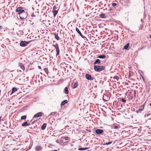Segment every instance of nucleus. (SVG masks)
Listing matches in <instances>:
<instances>
[{"label": "nucleus", "instance_id": "36", "mask_svg": "<svg viewBox=\"0 0 151 151\" xmlns=\"http://www.w3.org/2000/svg\"><path fill=\"white\" fill-rule=\"evenodd\" d=\"M117 4L116 3H112V6H116V5H117Z\"/></svg>", "mask_w": 151, "mask_h": 151}, {"label": "nucleus", "instance_id": "28", "mask_svg": "<svg viewBox=\"0 0 151 151\" xmlns=\"http://www.w3.org/2000/svg\"><path fill=\"white\" fill-rule=\"evenodd\" d=\"M62 139H65V140H68L70 139V138L68 137H63Z\"/></svg>", "mask_w": 151, "mask_h": 151}, {"label": "nucleus", "instance_id": "9", "mask_svg": "<svg viewBox=\"0 0 151 151\" xmlns=\"http://www.w3.org/2000/svg\"><path fill=\"white\" fill-rule=\"evenodd\" d=\"M42 112H39L35 114L33 116V118L34 117L36 118L41 116H42Z\"/></svg>", "mask_w": 151, "mask_h": 151}, {"label": "nucleus", "instance_id": "10", "mask_svg": "<svg viewBox=\"0 0 151 151\" xmlns=\"http://www.w3.org/2000/svg\"><path fill=\"white\" fill-rule=\"evenodd\" d=\"M104 131L102 129H98L95 130V132L98 134H100L102 133Z\"/></svg>", "mask_w": 151, "mask_h": 151}, {"label": "nucleus", "instance_id": "34", "mask_svg": "<svg viewBox=\"0 0 151 151\" xmlns=\"http://www.w3.org/2000/svg\"><path fill=\"white\" fill-rule=\"evenodd\" d=\"M113 128L115 129H117L119 128V126L116 125H114L113 126Z\"/></svg>", "mask_w": 151, "mask_h": 151}, {"label": "nucleus", "instance_id": "49", "mask_svg": "<svg viewBox=\"0 0 151 151\" xmlns=\"http://www.w3.org/2000/svg\"><path fill=\"white\" fill-rule=\"evenodd\" d=\"M150 105L151 106V103L150 104Z\"/></svg>", "mask_w": 151, "mask_h": 151}, {"label": "nucleus", "instance_id": "33", "mask_svg": "<svg viewBox=\"0 0 151 151\" xmlns=\"http://www.w3.org/2000/svg\"><path fill=\"white\" fill-rule=\"evenodd\" d=\"M44 70L45 72L47 74L48 73V70L47 68H44Z\"/></svg>", "mask_w": 151, "mask_h": 151}, {"label": "nucleus", "instance_id": "45", "mask_svg": "<svg viewBox=\"0 0 151 151\" xmlns=\"http://www.w3.org/2000/svg\"><path fill=\"white\" fill-rule=\"evenodd\" d=\"M122 104H121L120 107H119V109H121V107H122Z\"/></svg>", "mask_w": 151, "mask_h": 151}, {"label": "nucleus", "instance_id": "8", "mask_svg": "<svg viewBox=\"0 0 151 151\" xmlns=\"http://www.w3.org/2000/svg\"><path fill=\"white\" fill-rule=\"evenodd\" d=\"M76 30L77 32L80 35L82 38L83 39L86 38V37L85 36L82 35L81 31L78 28L76 27Z\"/></svg>", "mask_w": 151, "mask_h": 151}, {"label": "nucleus", "instance_id": "26", "mask_svg": "<svg viewBox=\"0 0 151 151\" xmlns=\"http://www.w3.org/2000/svg\"><path fill=\"white\" fill-rule=\"evenodd\" d=\"M53 14L54 16L55 17L58 12V11L53 10L52 11Z\"/></svg>", "mask_w": 151, "mask_h": 151}, {"label": "nucleus", "instance_id": "37", "mask_svg": "<svg viewBox=\"0 0 151 151\" xmlns=\"http://www.w3.org/2000/svg\"><path fill=\"white\" fill-rule=\"evenodd\" d=\"M104 96H103V100L104 101H107V100H106V99L105 98H104Z\"/></svg>", "mask_w": 151, "mask_h": 151}, {"label": "nucleus", "instance_id": "47", "mask_svg": "<svg viewBox=\"0 0 151 151\" xmlns=\"http://www.w3.org/2000/svg\"><path fill=\"white\" fill-rule=\"evenodd\" d=\"M118 104H119V105L121 104L119 102L118 103H117Z\"/></svg>", "mask_w": 151, "mask_h": 151}, {"label": "nucleus", "instance_id": "25", "mask_svg": "<svg viewBox=\"0 0 151 151\" xmlns=\"http://www.w3.org/2000/svg\"><path fill=\"white\" fill-rule=\"evenodd\" d=\"M67 102L68 101L67 100H64L62 102L61 105V106H63L65 104L67 103Z\"/></svg>", "mask_w": 151, "mask_h": 151}, {"label": "nucleus", "instance_id": "6", "mask_svg": "<svg viewBox=\"0 0 151 151\" xmlns=\"http://www.w3.org/2000/svg\"><path fill=\"white\" fill-rule=\"evenodd\" d=\"M30 42V41H21L20 43V45L22 47H25L27 45L29 44Z\"/></svg>", "mask_w": 151, "mask_h": 151}, {"label": "nucleus", "instance_id": "50", "mask_svg": "<svg viewBox=\"0 0 151 151\" xmlns=\"http://www.w3.org/2000/svg\"><path fill=\"white\" fill-rule=\"evenodd\" d=\"M32 119L31 121H30V122H31L32 121Z\"/></svg>", "mask_w": 151, "mask_h": 151}, {"label": "nucleus", "instance_id": "17", "mask_svg": "<svg viewBox=\"0 0 151 151\" xmlns=\"http://www.w3.org/2000/svg\"><path fill=\"white\" fill-rule=\"evenodd\" d=\"M47 124L46 123H44L41 127V129L42 130H44L46 127Z\"/></svg>", "mask_w": 151, "mask_h": 151}, {"label": "nucleus", "instance_id": "42", "mask_svg": "<svg viewBox=\"0 0 151 151\" xmlns=\"http://www.w3.org/2000/svg\"><path fill=\"white\" fill-rule=\"evenodd\" d=\"M35 123V121H33V122H32L31 124H34Z\"/></svg>", "mask_w": 151, "mask_h": 151}, {"label": "nucleus", "instance_id": "40", "mask_svg": "<svg viewBox=\"0 0 151 151\" xmlns=\"http://www.w3.org/2000/svg\"><path fill=\"white\" fill-rule=\"evenodd\" d=\"M134 96H135V95H136V91L135 90L134 91Z\"/></svg>", "mask_w": 151, "mask_h": 151}, {"label": "nucleus", "instance_id": "19", "mask_svg": "<svg viewBox=\"0 0 151 151\" xmlns=\"http://www.w3.org/2000/svg\"><path fill=\"white\" fill-rule=\"evenodd\" d=\"M58 6V5H57L56 6L55 5L53 7V10L58 11L59 9V7L58 8L57 7Z\"/></svg>", "mask_w": 151, "mask_h": 151}, {"label": "nucleus", "instance_id": "1", "mask_svg": "<svg viewBox=\"0 0 151 151\" xmlns=\"http://www.w3.org/2000/svg\"><path fill=\"white\" fill-rule=\"evenodd\" d=\"M105 68V67L102 65H94V70L97 72H100L101 71L104 70Z\"/></svg>", "mask_w": 151, "mask_h": 151}, {"label": "nucleus", "instance_id": "3", "mask_svg": "<svg viewBox=\"0 0 151 151\" xmlns=\"http://www.w3.org/2000/svg\"><path fill=\"white\" fill-rule=\"evenodd\" d=\"M53 46L56 48V51L57 52L56 56L59 55L60 54V50L58 44L57 43H56L55 45H53Z\"/></svg>", "mask_w": 151, "mask_h": 151}, {"label": "nucleus", "instance_id": "14", "mask_svg": "<svg viewBox=\"0 0 151 151\" xmlns=\"http://www.w3.org/2000/svg\"><path fill=\"white\" fill-rule=\"evenodd\" d=\"M19 65L23 70L25 69V67L24 65L22 63H19Z\"/></svg>", "mask_w": 151, "mask_h": 151}, {"label": "nucleus", "instance_id": "30", "mask_svg": "<svg viewBox=\"0 0 151 151\" xmlns=\"http://www.w3.org/2000/svg\"><path fill=\"white\" fill-rule=\"evenodd\" d=\"M119 100L120 101H122L123 102H126V100H125V99H122V98L119 99Z\"/></svg>", "mask_w": 151, "mask_h": 151}, {"label": "nucleus", "instance_id": "7", "mask_svg": "<svg viewBox=\"0 0 151 151\" xmlns=\"http://www.w3.org/2000/svg\"><path fill=\"white\" fill-rule=\"evenodd\" d=\"M86 77L87 79L88 80L93 81L94 78L91 77V75L90 74H87L86 75Z\"/></svg>", "mask_w": 151, "mask_h": 151}, {"label": "nucleus", "instance_id": "23", "mask_svg": "<svg viewBox=\"0 0 151 151\" xmlns=\"http://www.w3.org/2000/svg\"><path fill=\"white\" fill-rule=\"evenodd\" d=\"M145 105L144 104L140 106L139 109V111H142L144 109Z\"/></svg>", "mask_w": 151, "mask_h": 151}, {"label": "nucleus", "instance_id": "11", "mask_svg": "<svg viewBox=\"0 0 151 151\" xmlns=\"http://www.w3.org/2000/svg\"><path fill=\"white\" fill-rule=\"evenodd\" d=\"M35 150L36 151H40L41 150L42 147L40 146H37L35 148Z\"/></svg>", "mask_w": 151, "mask_h": 151}, {"label": "nucleus", "instance_id": "41", "mask_svg": "<svg viewBox=\"0 0 151 151\" xmlns=\"http://www.w3.org/2000/svg\"><path fill=\"white\" fill-rule=\"evenodd\" d=\"M140 111H139V109L138 110H136V112H137V113H139Z\"/></svg>", "mask_w": 151, "mask_h": 151}, {"label": "nucleus", "instance_id": "51", "mask_svg": "<svg viewBox=\"0 0 151 151\" xmlns=\"http://www.w3.org/2000/svg\"><path fill=\"white\" fill-rule=\"evenodd\" d=\"M106 5V4H105L104 5V6H105Z\"/></svg>", "mask_w": 151, "mask_h": 151}, {"label": "nucleus", "instance_id": "44", "mask_svg": "<svg viewBox=\"0 0 151 151\" xmlns=\"http://www.w3.org/2000/svg\"><path fill=\"white\" fill-rule=\"evenodd\" d=\"M116 101H114V103H113V104H115L116 103Z\"/></svg>", "mask_w": 151, "mask_h": 151}, {"label": "nucleus", "instance_id": "18", "mask_svg": "<svg viewBox=\"0 0 151 151\" xmlns=\"http://www.w3.org/2000/svg\"><path fill=\"white\" fill-rule=\"evenodd\" d=\"M17 90V88L15 87L13 88L12 89V91L11 93V94L16 92Z\"/></svg>", "mask_w": 151, "mask_h": 151}, {"label": "nucleus", "instance_id": "24", "mask_svg": "<svg viewBox=\"0 0 151 151\" xmlns=\"http://www.w3.org/2000/svg\"><path fill=\"white\" fill-rule=\"evenodd\" d=\"M104 143L103 144V145H110V144H111L112 142V141H109L108 142H105L104 141Z\"/></svg>", "mask_w": 151, "mask_h": 151}, {"label": "nucleus", "instance_id": "12", "mask_svg": "<svg viewBox=\"0 0 151 151\" xmlns=\"http://www.w3.org/2000/svg\"><path fill=\"white\" fill-rule=\"evenodd\" d=\"M30 124L27 122H25L23 123L22 125V127L27 126L30 125Z\"/></svg>", "mask_w": 151, "mask_h": 151}, {"label": "nucleus", "instance_id": "13", "mask_svg": "<svg viewBox=\"0 0 151 151\" xmlns=\"http://www.w3.org/2000/svg\"><path fill=\"white\" fill-rule=\"evenodd\" d=\"M100 63H101V62H100V60L99 59H97L96 60H95V62L93 64L94 65L97 64H101Z\"/></svg>", "mask_w": 151, "mask_h": 151}, {"label": "nucleus", "instance_id": "39", "mask_svg": "<svg viewBox=\"0 0 151 151\" xmlns=\"http://www.w3.org/2000/svg\"><path fill=\"white\" fill-rule=\"evenodd\" d=\"M3 29V27L2 26H0V31Z\"/></svg>", "mask_w": 151, "mask_h": 151}, {"label": "nucleus", "instance_id": "35", "mask_svg": "<svg viewBox=\"0 0 151 151\" xmlns=\"http://www.w3.org/2000/svg\"><path fill=\"white\" fill-rule=\"evenodd\" d=\"M56 112H52L50 113V114H49V115H54L56 114Z\"/></svg>", "mask_w": 151, "mask_h": 151}, {"label": "nucleus", "instance_id": "29", "mask_svg": "<svg viewBox=\"0 0 151 151\" xmlns=\"http://www.w3.org/2000/svg\"><path fill=\"white\" fill-rule=\"evenodd\" d=\"M88 149L87 147H85V148H79L78 149V150H87Z\"/></svg>", "mask_w": 151, "mask_h": 151}, {"label": "nucleus", "instance_id": "48", "mask_svg": "<svg viewBox=\"0 0 151 151\" xmlns=\"http://www.w3.org/2000/svg\"><path fill=\"white\" fill-rule=\"evenodd\" d=\"M150 38H151V35L150 36Z\"/></svg>", "mask_w": 151, "mask_h": 151}, {"label": "nucleus", "instance_id": "15", "mask_svg": "<svg viewBox=\"0 0 151 151\" xmlns=\"http://www.w3.org/2000/svg\"><path fill=\"white\" fill-rule=\"evenodd\" d=\"M53 34L55 36V38H56L57 40H60V38L58 37V34L56 33H54Z\"/></svg>", "mask_w": 151, "mask_h": 151}, {"label": "nucleus", "instance_id": "43", "mask_svg": "<svg viewBox=\"0 0 151 151\" xmlns=\"http://www.w3.org/2000/svg\"><path fill=\"white\" fill-rule=\"evenodd\" d=\"M38 68H39L40 69H41V66H38Z\"/></svg>", "mask_w": 151, "mask_h": 151}, {"label": "nucleus", "instance_id": "2", "mask_svg": "<svg viewBox=\"0 0 151 151\" xmlns=\"http://www.w3.org/2000/svg\"><path fill=\"white\" fill-rule=\"evenodd\" d=\"M20 19H26L27 16V11L25 10L23 12L19 15Z\"/></svg>", "mask_w": 151, "mask_h": 151}, {"label": "nucleus", "instance_id": "38", "mask_svg": "<svg viewBox=\"0 0 151 151\" xmlns=\"http://www.w3.org/2000/svg\"><path fill=\"white\" fill-rule=\"evenodd\" d=\"M113 9H110L108 10L110 12V11H113Z\"/></svg>", "mask_w": 151, "mask_h": 151}, {"label": "nucleus", "instance_id": "27", "mask_svg": "<svg viewBox=\"0 0 151 151\" xmlns=\"http://www.w3.org/2000/svg\"><path fill=\"white\" fill-rule=\"evenodd\" d=\"M78 86V83L77 82H76L75 83L73 86V88H76L77 86Z\"/></svg>", "mask_w": 151, "mask_h": 151}, {"label": "nucleus", "instance_id": "5", "mask_svg": "<svg viewBox=\"0 0 151 151\" xmlns=\"http://www.w3.org/2000/svg\"><path fill=\"white\" fill-rule=\"evenodd\" d=\"M39 15V11L37 9L35 11L33 12L31 14V16L32 17H38Z\"/></svg>", "mask_w": 151, "mask_h": 151}, {"label": "nucleus", "instance_id": "32", "mask_svg": "<svg viewBox=\"0 0 151 151\" xmlns=\"http://www.w3.org/2000/svg\"><path fill=\"white\" fill-rule=\"evenodd\" d=\"M113 78L117 81L119 79V77L118 76H116L114 77Z\"/></svg>", "mask_w": 151, "mask_h": 151}, {"label": "nucleus", "instance_id": "20", "mask_svg": "<svg viewBox=\"0 0 151 151\" xmlns=\"http://www.w3.org/2000/svg\"><path fill=\"white\" fill-rule=\"evenodd\" d=\"M64 92L66 94L68 93V89L67 87H65L64 89Z\"/></svg>", "mask_w": 151, "mask_h": 151}, {"label": "nucleus", "instance_id": "21", "mask_svg": "<svg viewBox=\"0 0 151 151\" xmlns=\"http://www.w3.org/2000/svg\"><path fill=\"white\" fill-rule=\"evenodd\" d=\"M99 16L101 18H106V16L105 14L104 13L100 14Z\"/></svg>", "mask_w": 151, "mask_h": 151}, {"label": "nucleus", "instance_id": "22", "mask_svg": "<svg viewBox=\"0 0 151 151\" xmlns=\"http://www.w3.org/2000/svg\"><path fill=\"white\" fill-rule=\"evenodd\" d=\"M129 43H128L125 46H124V48L127 50H129Z\"/></svg>", "mask_w": 151, "mask_h": 151}, {"label": "nucleus", "instance_id": "16", "mask_svg": "<svg viewBox=\"0 0 151 151\" xmlns=\"http://www.w3.org/2000/svg\"><path fill=\"white\" fill-rule=\"evenodd\" d=\"M97 58L101 59H104L106 58V56L105 55L103 54L98 56Z\"/></svg>", "mask_w": 151, "mask_h": 151}, {"label": "nucleus", "instance_id": "46", "mask_svg": "<svg viewBox=\"0 0 151 151\" xmlns=\"http://www.w3.org/2000/svg\"><path fill=\"white\" fill-rule=\"evenodd\" d=\"M151 114H148L147 115V116H148L149 115H150Z\"/></svg>", "mask_w": 151, "mask_h": 151}, {"label": "nucleus", "instance_id": "31", "mask_svg": "<svg viewBox=\"0 0 151 151\" xmlns=\"http://www.w3.org/2000/svg\"><path fill=\"white\" fill-rule=\"evenodd\" d=\"M27 118L26 115H24L21 117V119L22 120L25 119Z\"/></svg>", "mask_w": 151, "mask_h": 151}, {"label": "nucleus", "instance_id": "4", "mask_svg": "<svg viewBox=\"0 0 151 151\" xmlns=\"http://www.w3.org/2000/svg\"><path fill=\"white\" fill-rule=\"evenodd\" d=\"M23 9L24 8L21 7H19L17 9L16 12L18 13L19 15L25 10Z\"/></svg>", "mask_w": 151, "mask_h": 151}]
</instances>
